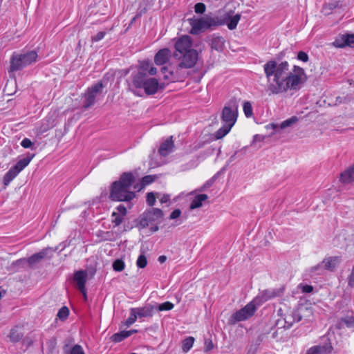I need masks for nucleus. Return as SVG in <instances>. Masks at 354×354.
Listing matches in <instances>:
<instances>
[{"instance_id": "obj_32", "label": "nucleus", "mask_w": 354, "mask_h": 354, "mask_svg": "<svg viewBox=\"0 0 354 354\" xmlns=\"http://www.w3.org/2000/svg\"><path fill=\"white\" fill-rule=\"evenodd\" d=\"M138 319V315L133 308L130 309V315L129 317L123 322V325L129 327L132 324H133L136 320Z\"/></svg>"}, {"instance_id": "obj_1", "label": "nucleus", "mask_w": 354, "mask_h": 354, "mask_svg": "<svg viewBox=\"0 0 354 354\" xmlns=\"http://www.w3.org/2000/svg\"><path fill=\"white\" fill-rule=\"evenodd\" d=\"M263 71L268 82L269 95L297 91L307 80L303 68L294 65L290 69L287 61L278 63L275 60H269L263 65Z\"/></svg>"}, {"instance_id": "obj_10", "label": "nucleus", "mask_w": 354, "mask_h": 354, "mask_svg": "<svg viewBox=\"0 0 354 354\" xmlns=\"http://www.w3.org/2000/svg\"><path fill=\"white\" fill-rule=\"evenodd\" d=\"M163 213L160 209L152 208L145 212L141 216L139 225L142 228H146L153 223H160L162 220Z\"/></svg>"}, {"instance_id": "obj_52", "label": "nucleus", "mask_w": 354, "mask_h": 354, "mask_svg": "<svg viewBox=\"0 0 354 354\" xmlns=\"http://www.w3.org/2000/svg\"><path fill=\"white\" fill-rule=\"evenodd\" d=\"M346 324L347 326H351L353 324V317H351L349 319H344L342 320Z\"/></svg>"}, {"instance_id": "obj_46", "label": "nucleus", "mask_w": 354, "mask_h": 354, "mask_svg": "<svg viewBox=\"0 0 354 354\" xmlns=\"http://www.w3.org/2000/svg\"><path fill=\"white\" fill-rule=\"evenodd\" d=\"M21 145L24 148L28 149L30 148L33 145V143L30 139L26 138L21 142Z\"/></svg>"}, {"instance_id": "obj_56", "label": "nucleus", "mask_w": 354, "mask_h": 354, "mask_svg": "<svg viewBox=\"0 0 354 354\" xmlns=\"http://www.w3.org/2000/svg\"><path fill=\"white\" fill-rule=\"evenodd\" d=\"M213 348V344L212 342H210L207 346H206V351H209Z\"/></svg>"}, {"instance_id": "obj_36", "label": "nucleus", "mask_w": 354, "mask_h": 354, "mask_svg": "<svg viewBox=\"0 0 354 354\" xmlns=\"http://www.w3.org/2000/svg\"><path fill=\"white\" fill-rule=\"evenodd\" d=\"M339 5V2L338 1H333V2H331V3H328V4H326L323 7V12L325 14V15H329L330 14V11H331L332 10L335 9V8H337Z\"/></svg>"}, {"instance_id": "obj_35", "label": "nucleus", "mask_w": 354, "mask_h": 354, "mask_svg": "<svg viewBox=\"0 0 354 354\" xmlns=\"http://www.w3.org/2000/svg\"><path fill=\"white\" fill-rule=\"evenodd\" d=\"M243 109L246 118H251L253 115V109L250 102H245L243 105Z\"/></svg>"}, {"instance_id": "obj_53", "label": "nucleus", "mask_w": 354, "mask_h": 354, "mask_svg": "<svg viewBox=\"0 0 354 354\" xmlns=\"http://www.w3.org/2000/svg\"><path fill=\"white\" fill-rule=\"evenodd\" d=\"M158 261L160 263H163L166 261L167 260V257L165 256V255H161L158 257Z\"/></svg>"}, {"instance_id": "obj_45", "label": "nucleus", "mask_w": 354, "mask_h": 354, "mask_svg": "<svg viewBox=\"0 0 354 354\" xmlns=\"http://www.w3.org/2000/svg\"><path fill=\"white\" fill-rule=\"evenodd\" d=\"M106 35L105 32L100 31L97 32L94 37H92V41L93 42H97L100 40H102Z\"/></svg>"}, {"instance_id": "obj_42", "label": "nucleus", "mask_w": 354, "mask_h": 354, "mask_svg": "<svg viewBox=\"0 0 354 354\" xmlns=\"http://www.w3.org/2000/svg\"><path fill=\"white\" fill-rule=\"evenodd\" d=\"M70 354H85V353L80 345L76 344L71 348Z\"/></svg>"}, {"instance_id": "obj_14", "label": "nucleus", "mask_w": 354, "mask_h": 354, "mask_svg": "<svg viewBox=\"0 0 354 354\" xmlns=\"http://www.w3.org/2000/svg\"><path fill=\"white\" fill-rule=\"evenodd\" d=\"M87 279V273L84 270H79L75 272L73 281L76 283L78 289L82 293L84 299H86V292L85 285Z\"/></svg>"}, {"instance_id": "obj_16", "label": "nucleus", "mask_w": 354, "mask_h": 354, "mask_svg": "<svg viewBox=\"0 0 354 354\" xmlns=\"http://www.w3.org/2000/svg\"><path fill=\"white\" fill-rule=\"evenodd\" d=\"M333 44L335 46L339 48H343L346 46L354 47V34L342 35L335 40Z\"/></svg>"}, {"instance_id": "obj_41", "label": "nucleus", "mask_w": 354, "mask_h": 354, "mask_svg": "<svg viewBox=\"0 0 354 354\" xmlns=\"http://www.w3.org/2000/svg\"><path fill=\"white\" fill-rule=\"evenodd\" d=\"M206 6L203 3H197L194 6V11L197 14H203L205 12Z\"/></svg>"}, {"instance_id": "obj_26", "label": "nucleus", "mask_w": 354, "mask_h": 354, "mask_svg": "<svg viewBox=\"0 0 354 354\" xmlns=\"http://www.w3.org/2000/svg\"><path fill=\"white\" fill-rule=\"evenodd\" d=\"M35 154H28L26 157L19 159L14 167L21 172L28 165L32 159L34 158Z\"/></svg>"}, {"instance_id": "obj_8", "label": "nucleus", "mask_w": 354, "mask_h": 354, "mask_svg": "<svg viewBox=\"0 0 354 354\" xmlns=\"http://www.w3.org/2000/svg\"><path fill=\"white\" fill-rule=\"evenodd\" d=\"M305 313H311L312 311L310 309L305 307L288 310L283 315V320L284 324L282 326L283 328H290L295 323L301 320L302 317L305 316Z\"/></svg>"}, {"instance_id": "obj_50", "label": "nucleus", "mask_w": 354, "mask_h": 354, "mask_svg": "<svg viewBox=\"0 0 354 354\" xmlns=\"http://www.w3.org/2000/svg\"><path fill=\"white\" fill-rule=\"evenodd\" d=\"M153 180V178L151 176H146L142 178L143 185H148L152 183Z\"/></svg>"}, {"instance_id": "obj_62", "label": "nucleus", "mask_w": 354, "mask_h": 354, "mask_svg": "<svg viewBox=\"0 0 354 354\" xmlns=\"http://www.w3.org/2000/svg\"><path fill=\"white\" fill-rule=\"evenodd\" d=\"M281 320H278V322H277V324H278V325L281 324Z\"/></svg>"}, {"instance_id": "obj_47", "label": "nucleus", "mask_w": 354, "mask_h": 354, "mask_svg": "<svg viewBox=\"0 0 354 354\" xmlns=\"http://www.w3.org/2000/svg\"><path fill=\"white\" fill-rule=\"evenodd\" d=\"M348 285L354 288V266L352 268L351 272L348 277Z\"/></svg>"}, {"instance_id": "obj_51", "label": "nucleus", "mask_w": 354, "mask_h": 354, "mask_svg": "<svg viewBox=\"0 0 354 354\" xmlns=\"http://www.w3.org/2000/svg\"><path fill=\"white\" fill-rule=\"evenodd\" d=\"M170 200V196L169 194H163L160 198V202L163 204L169 202Z\"/></svg>"}, {"instance_id": "obj_24", "label": "nucleus", "mask_w": 354, "mask_h": 354, "mask_svg": "<svg viewBox=\"0 0 354 354\" xmlns=\"http://www.w3.org/2000/svg\"><path fill=\"white\" fill-rule=\"evenodd\" d=\"M339 180L344 184H348L354 181V165L340 174Z\"/></svg>"}, {"instance_id": "obj_5", "label": "nucleus", "mask_w": 354, "mask_h": 354, "mask_svg": "<svg viewBox=\"0 0 354 354\" xmlns=\"http://www.w3.org/2000/svg\"><path fill=\"white\" fill-rule=\"evenodd\" d=\"M239 105L235 100H232L223 107L221 112L222 127L216 132V139H221L226 136L234 125L238 118Z\"/></svg>"}, {"instance_id": "obj_63", "label": "nucleus", "mask_w": 354, "mask_h": 354, "mask_svg": "<svg viewBox=\"0 0 354 354\" xmlns=\"http://www.w3.org/2000/svg\"><path fill=\"white\" fill-rule=\"evenodd\" d=\"M156 230H158V227H156L154 229V231H156Z\"/></svg>"}, {"instance_id": "obj_23", "label": "nucleus", "mask_w": 354, "mask_h": 354, "mask_svg": "<svg viewBox=\"0 0 354 354\" xmlns=\"http://www.w3.org/2000/svg\"><path fill=\"white\" fill-rule=\"evenodd\" d=\"M172 138L173 137L171 136L160 145L159 153L162 156H166L172 151L174 148V141Z\"/></svg>"}, {"instance_id": "obj_49", "label": "nucleus", "mask_w": 354, "mask_h": 354, "mask_svg": "<svg viewBox=\"0 0 354 354\" xmlns=\"http://www.w3.org/2000/svg\"><path fill=\"white\" fill-rule=\"evenodd\" d=\"M181 211L179 209L174 210L170 214V219H176L180 216Z\"/></svg>"}, {"instance_id": "obj_25", "label": "nucleus", "mask_w": 354, "mask_h": 354, "mask_svg": "<svg viewBox=\"0 0 354 354\" xmlns=\"http://www.w3.org/2000/svg\"><path fill=\"white\" fill-rule=\"evenodd\" d=\"M136 333H137V330L134 329L129 330H122L119 333L113 334L111 339L114 342H120Z\"/></svg>"}, {"instance_id": "obj_37", "label": "nucleus", "mask_w": 354, "mask_h": 354, "mask_svg": "<svg viewBox=\"0 0 354 354\" xmlns=\"http://www.w3.org/2000/svg\"><path fill=\"white\" fill-rule=\"evenodd\" d=\"M125 264L121 259H116L113 263V268L116 272H121L124 269Z\"/></svg>"}, {"instance_id": "obj_58", "label": "nucleus", "mask_w": 354, "mask_h": 354, "mask_svg": "<svg viewBox=\"0 0 354 354\" xmlns=\"http://www.w3.org/2000/svg\"><path fill=\"white\" fill-rule=\"evenodd\" d=\"M272 127L273 129L276 130L278 128V124H272Z\"/></svg>"}, {"instance_id": "obj_18", "label": "nucleus", "mask_w": 354, "mask_h": 354, "mask_svg": "<svg viewBox=\"0 0 354 354\" xmlns=\"http://www.w3.org/2000/svg\"><path fill=\"white\" fill-rule=\"evenodd\" d=\"M225 40V39L218 35H213L209 39V45L212 49L218 52H221L224 49Z\"/></svg>"}, {"instance_id": "obj_54", "label": "nucleus", "mask_w": 354, "mask_h": 354, "mask_svg": "<svg viewBox=\"0 0 354 354\" xmlns=\"http://www.w3.org/2000/svg\"><path fill=\"white\" fill-rule=\"evenodd\" d=\"M263 139L259 135H255L253 138V141H261Z\"/></svg>"}, {"instance_id": "obj_21", "label": "nucleus", "mask_w": 354, "mask_h": 354, "mask_svg": "<svg viewBox=\"0 0 354 354\" xmlns=\"http://www.w3.org/2000/svg\"><path fill=\"white\" fill-rule=\"evenodd\" d=\"M171 57L169 48L160 49L155 55L154 62L157 65H162L167 62Z\"/></svg>"}, {"instance_id": "obj_61", "label": "nucleus", "mask_w": 354, "mask_h": 354, "mask_svg": "<svg viewBox=\"0 0 354 354\" xmlns=\"http://www.w3.org/2000/svg\"><path fill=\"white\" fill-rule=\"evenodd\" d=\"M276 333H277V332H275V333H274L272 334V337H273L274 338L277 336V334H276Z\"/></svg>"}, {"instance_id": "obj_11", "label": "nucleus", "mask_w": 354, "mask_h": 354, "mask_svg": "<svg viewBox=\"0 0 354 354\" xmlns=\"http://www.w3.org/2000/svg\"><path fill=\"white\" fill-rule=\"evenodd\" d=\"M341 261V257L338 256L326 257L319 264L311 268V272H315L322 269L334 271L339 265Z\"/></svg>"}, {"instance_id": "obj_39", "label": "nucleus", "mask_w": 354, "mask_h": 354, "mask_svg": "<svg viewBox=\"0 0 354 354\" xmlns=\"http://www.w3.org/2000/svg\"><path fill=\"white\" fill-rule=\"evenodd\" d=\"M136 265L140 268H144L147 266V259L145 254L139 255L136 261Z\"/></svg>"}, {"instance_id": "obj_7", "label": "nucleus", "mask_w": 354, "mask_h": 354, "mask_svg": "<svg viewBox=\"0 0 354 354\" xmlns=\"http://www.w3.org/2000/svg\"><path fill=\"white\" fill-rule=\"evenodd\" d=\"M37 54L32 50L24 54L14 53L10 59V71H19L37 60Z\"/></svg>"}, {"instance_id": "obj_15", "label": "nucleus", "mask_w": 354, "mask_h": 354, "mask_svg": "<svg viewBox=\"0 0 354 354\" xmlns=\"http://www.w3.org/2000/svg\"><path fill=\"white\" fill-rule=\"evenodd\" d=\"M111 214V222L114 227L119 226L127 214V209L123 205H119Z\"/></svg>"}, {"instance_id": "obj_34", "label": "nucleus", "mask_w": 354, "mask_h": 354, "mask_svg": "<svg viewBox=\"0 0 354 354\" xmlns=\"http://www.w3.org/2000/svg\"><path fill=\"white\" fill-rule=\"evenodd\" d=\"M298 119L296 116H292L284 121H283L280 125L279 127L281 129H284L287 127H289L292 126V124H295L297 122Z\"/></svg>"}, {"instance_id": "obj_64", "label": "nucleus", "mask_w": 354, "mask_h": 354, "mask_svg": "<svg viewBox=\"0 0 354 354\" xmlns=\"http://www.w3.org/2000/svg\"><path fill=\"white\" fill-rule=\"evenodd\" d=\"M131 354H136V353H131Z\"/></svg>"}, {"instance_id": "obj_55", "label": "nucleus", "mask_w": 354, "mask_h": 354, "mask_svg": "<svg viewBox=\"0 0 354 354\" xmlns=\"http://www.w3.org/2000/svg\"><path fill=\"white\" fill-rule=\"evenodd\" d=\"M213 182H214V180H213V179L209 180V181H207V182L204 185V187H210V186L213 184Z\"/></svg>"}, {"instance_id": "obj_22", "label": "nucleus", "mask_w": 354, "mask_h": 354, "mask_svg": "<svg viewBox=\"0 0 354 354\" xmlns=\"http://www.w3.org/2000/svg\"><path fill=\"white\" fill-rule=\"evenodd\" d=\"M50 248H45L43 249L41 251L34 254L31 257L28 258V263L30 265L35 264L37 262H39L41 260L46 257H50L51 254L49 255V254L51 252Z\"/></svg>"}, {"instance_id": "obj_33", "label": "nucleus", "mask_w": 354, "mask_h": 354, "mask_svg": "<svg viewBox=\"0 0 354 354\" xmlns=\"http://www.w3.org/2000/svg\"><path fill=\"white\" fill-rule=\"evenodd\" d=\"M194 338L193 337H188L185 339L182 342V350L185 353H187L193 346Z\"/></svg>"}, {"instance_id": "obj_17", "label": "nucleus", "mask_w": 354, "mask_h": 354, "mask_svg": "<svg viewBox=\"0 0 354 354\" xmlns=\"http://www.w3.org/2000/svg\"><path fill=\"white\" fill-rule=\"evenodd\" d=\"M332 349L330 343H325L310 347L307 350L306 354H330Z\"/></svg>"}, {"instance_id": "obj_28", "label": "nucleus", "mask_w": 354, "mask_h": 354, "mask_svg": "<svg viewBox=\"0 0 354 354\" xmlns=\"http://www.w3.org/2000/svg\"><path fill=\"white\" fill-rule=\"evenodd\" d=\"M208 198V196L207 194H201L196 195L194 199L192 200L191 204H190V209H194L196 208H198L202 206L203 202L206 201Z\"/></svg>"}, {"instance_id": "obj_44", "label": "nucleus", "mask_w": 354, "mask_h": 354, "mask_svg": "<svg viewBox=\"0 0 354 354\" xmlns=\"http://www.w3.org/2000/svg\"><path fill=\"white\" fill-rule=\"evenodd\" d=\"M297 57L299 60L304 62H307L309 59L308 54L304 51H299Z\"/></svg>"}, {"instance_id": "obj_12", "label": "nucleus", "mask_w": 354, "mask_h": 354, "mask_svg": "<svg viewBox=\"0 0 354 354\" xmlns=\"http://www.w3.org/2000/svg\"><path fill=\"white\" fill-rule=\"evenodd\" d=\"M102 84L101 82H98L87 89L85 93L84 106L86 108L90 107L94 104L95 97L102 93Z\"/></svg>"}, {"instance_id": "obj_30", "label": "nucleus", "mask_w": 354, "mask_h": 354, "mask_svg": "<svg viewBox=\"0 0 354 354\" xmlns=\"http://www.w3.org/2000/svg\"><path fill=\"white\" fill-rule=\"evenodd\" d=\"M226 14H228L230 16L229 19L226 21V23H225L227 26V28L230 30H234L236 28L239 21H240L241 15L239 14H236L234 16H233L232 17H231L230 13L226 12L224 15H226Z\"/></svg>"}, {"instance_id": "obj_31", "label": "nucleus", "mask_w": 354, "mask_h": 354, "mask_svg": "<svg viewBox=\"0 0 354 354\" xmlns=\"http://www.w3.org/2000/svg\"><path fill=\"white\" fill-rule=\"evenodd\" d=\"M23 337V333L18 326H15L10 330L9 337L10 341L13 342H19Z\"/></svg>"}, {"instance_id": "obj_19", "label": "nucleus", "mask_w": 354, "mask_h": 354, "mask_svg": "<svg viewBox=\"0 0 354 354\" xmlns=\"http://www.w3.org/2000/svg\"><path fill=\"white\" fill-rule=\"evenodd\" d=\"M157 69L153 64L148 61H143L140 63L138 71L136 74H142L143 76H147V73L150 75H156Z\"/></svg>"}, {"instance_id": "obj_6", "label": "nucleus", "mask_w": 354, "mask_h": 354, "mask_svg": "<svg viewBox=\"0 0 354 354\" xmlns=\"http://www.w3.org/2000/svg\"><path fill=\"white\" fill-rule=\"evenodd\" d=\"M159 87V82L155 77H149L140 74L132 76V81L129 84V90L136 93V88H143L147 95L156 93Z\"/></svg>"}, {"instance_id": "obj_60", "label": "nucleus", "mask_w": 354, "mask_h": 354, "mask_svg": "<svg viewBox=\"0 0 354 354\" xmlns=\"http://www.w3.org/2000/svg\"><path fill=\"white\" fill-rule=\"evenodd\" d=\"M276 333H277V332H275V333H274L272 334V337H273L274 338L277 336V334H276Z\"/></svg>"}, {"instance_id": "obj_27", "label": "nucleus", "mask_w": 354, "mask_h": 354, "mask_svg": "<svg viewBox=\"0 0 354 354\" xmlns=\"http://www.w3.org/2000/svg\"><path fill=\"white\" fill-rule=\"evenodd\" d=\"M20 172L17 171V169L13 166L3 176V184L5 186H7L10 184V183L16 178V176Z\"/></svg>"}, {"instance_id": "obj_38", "label": "nucleus", "mask_w": 354, "mask_h": 354, "mask_svg": "<svg viewBox=\"0 0 354 354\" xmlns=\"http://www.w3.org/2000/svg\"><path fill=\"white\" fill-rule=\"evenodd\" d=\"M69 315V310L67 307L64 306L59 309L57 313V317L61 320H65L67 319Z\"/></svg>"}, {"instance_id": "obj_9", "label": "nucleus", "mask_w": 354, "mask_h": 354, "mask_svg": "<svg viewBox=\"0 0 354 354\" xmlns=\"http://www.w3.org/2000/svg\"><path fill=\"white\" fill-rule=\"evenodd\" d=\"M257 310L256 303L252 300L241 309L234 313L229 319L232 325L245 321L252 317Z\"/></svg>"}, {"instance_id": "obj_40", "label": "nucleus", "mask_w": 354, "mask_h": 354, "mask_svg": "<svg viewBox=\"0 0 354 354\" xmlns=\"http://www.w3.org/2000/svg\"><path fill=\"white\" fill-rule=\"evenodd\" d=\"M174 304L170 301H166L162 304H160L158 306L157 309L159 311H164V310H170L173 309Z\"/></svg>"}, {"instance_id": "obj_2", "label": "nucleus", "mask_w": 354, "mask_h": 354, "mask_svg": "<svg viewBox=\"0 0 354 354\" xmlns=\"http://www.w3.org/2000/svg\"><path fill=\"white\" fill-rule=\"evenodd\" d=\"M175 52L174 56L180 60L175 71H169L167 67H162L164 78L171 82L179 81L185 77V69L194 67L198 59V52L192 47V39L188 35H183L175 39Z\"/></svg>"}, {"instance_id": "obj_3", "label": "nucleus", "mask_w": 354, "mask_h": 354, "mask_svg": "<svg viewBox=\"0 0 354 354\" xmlns=\"http://www.w3.org/2000/svg\"><path fill=\"white\" fill-rule=\"evenodd\" d=\"M135 178L131 173H124L118 181L112 184L110 198L116 201H129L135 197L131 187Z\"/></svg>"}, {"instance_id": "obj_48", "label": "nucleus", "mask_w": 354, "mask_h": 354, "mask_svg": "<svg viewBox=\"0 0 354 354\" xmlns=\"http://www.w3.org/2000/svg\"><path fill=\"white\" fill-rule=\"evenodd\" d=\"M299 288H301L302 292L304 293H310L313 290V288L310 285L300 284Z\"/></svg>"}, {"instance_id": "obj_13", "label": "nucleus", "mask_w": 354, "mask_h": 354, "mask_svg": "<svg viewBox=\"0 0 354 354\" xmlns=\"http://www.w3.org/2000/svg\"><path fill=\"white\" fill-rule=\"evenodd\" d=\"M281 291L277 289H268L263 290L253 299L257 305H260L266 301L277 297L281 295Z\"/></svg>"}, {"instance_id": "obj_4", "label": "nucleus", "mask_w": 354, "mask_h": 354, "mask_svg": "<svg viewBox=\"0 0 354 354\" xmlns=\"http://www.w3.org/2000/svg\"><path fill=\"white\" fill-rule=\"evenodd\" d=\"M229 17V15L226 14L221 16L206 15L201 17L189 19L188 21L191 26L189 32L192 35H198L207 30H214L218 26L225 24Z\"/></svg>"}, {"instance_id": "obj_29", "label": "nucleus", "mask_w": 354, "mask_h": 354, "mask_svg": "<svg viewBox=\"0 0 354 354\" xmlns=\"http://www.w3.org/2000/svg\"><path fill=\"white\" fill-rule=\"evenodd\" d=\"M53 124L48 120H44L41 124L35 128V133L37 136L41 135L53 127Z\"/></svg>"}, {"instance_id": "obj_20", "label": "nucleus", "mask_w": 354, "mask_h": 354, "mask_svg": "<svg viewBox=\"0 0 354 354\" xmlns=\"http://www.w3.org/2000/svg\"><path fill=\"white\" fill-rule=\"evenodd\" d=\"M138 319L151 317L154 313V306L151 305H146L142 307L133 308Z\"/></svg>"}, {"instance_id": "obj_59", "label": "nucleus", "mask_w": 354, "mask_h": 354, "mask_svg": "<svg viewBox=\"0 0 354 354\" xmlns=\"http://www.w3.org/2000/svg\"><path fill=\"white\" fill-rule=\"evenodd\" d=\"M51 342H52V344H53V345H55L56 344L55 339H53L51 341Z\"/></svg>"}, {"instance_id": "obj_57", "label": "nucleus", "mask_w": 354, "mask_h": 354, "mask_svg": "<svg viewBox=\"0 0 354 354\" xmlns=\"http://www.w3.org/2000/svg\"><path fill=\"white\" fill-rule=\"evenodd\" d=\"M6 294V291L2 290H0V299L5 295Z\"/></svg>"}, {"instance_id": "obj_43", "label": "nucleus", "mask_w": 354, "mask_h": 354, "mask_svg": "<svg viewBox=\"0 0 354 354\" xmlns=\"http://www.w3.org/2000/svg\"><path fill=\"white\" fill-rule=\"evenodd\" d=\"M156 202V196L153 192H149L147 196V203L149 206H153Z\"/></svg>"}]
</instances>
